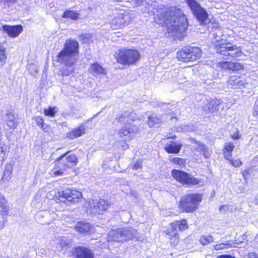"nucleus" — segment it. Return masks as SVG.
I'll return each mask as SVG.
<instances>
[{
  "label": "nucleus",
  "instance_id": "nucleus-1",
  "mask_svg": "<svg viewBox=\"0 0 258 258\" xmlns=\"http://www.w3.org/2000/svg\"><path fill=\"white\" fill-rule=\"evenodd\" d=\"M79 48L77 40L67 39L63 49L57 55L55 60L64 65L61 71L63 76H68L74 72L79 53Z\"/></svg>",
  "mask_w": 258,
  "mask_h": 258
},
{
  "label": "nucleus",
  "instance_id": "nucleus-2",
  "mask_svg": "<svg viewBox=\"0 0 258 258\" xmlns=\"http://www.w3.org/2000/svg\"><path fill=\"white\" fill-rule=\"evenodd\" d=\"M159 14L155 17V22L162 26L167 27L168 36H177V24L176 19L177 16L176 13V8L174 7L166 8L162 6L158 10Z\"/></svg>",
  "mask_w": 258,
  "mask_h": 258
},
{
  "label": "nucleus",
  "instance_id": "nucleus-3",
  "mask_svg": "<svg viewBox=\"0 0 258 258\" xmlns=\"http://www.w3.org/2000/svg\"><path fill=\"white\" fill-rule=\"evenodd\" d=\"M118 121L123 126L119 130L118 134L125 140H133L138 132V127L132 124L133 121L128 112H124L118 117Z\"/></svg>",
  "mask_w": 258,
  "mask_h": 258
},
{
  "label": "nucleus",
  "instance_id": "nucleus-4",
  "mask_svg": "<svg viewBox=\"0 0 258 258\" xmlns=\"http://www.w3.org/2000/svg\"><path fill=\"white\" fill-rule=\"evenodd\" d=\"M140 56L138 50L124 48L119 49L115 54L117 62L124 66L135 64L139 60Z\"/></svg>",
  "mask_w": 258,
  "mask_h": 258
},
{
  "label": "nucleus",
  "instance_id": "nucleus-5",
  "mask_svg": "<svg viewBox=\"0 0 258 258\" xmlns=\"http://www.w3.org/2000/svg\"><path fill=\"white\" fill-rule=\"evenodd\" d=\"M137 231L131 227L121 228L110 230L107 234V241L122 242L137 237Z\"/></svg>",
  "mask_w": 258,
  "mask_h": 258
},
{
  "label": "nucleus",
  "instance_id": "nucleus-6",
  "mask_svg": "<svg viewBox=\"0 0 258 258\" xmlns=\"http://www.w3.org/2000/svg\"><path fill=\"white\" fill-rule=\"evenodd\" d=\"M216 51L217 53L227 57L236 58L242 56L243 53L240 47L230 43H219L215 45ZM228 58H227L228 59Z\"/></svg>",
  "mask_w": 258,
  "mask_h": 258
},
{
  "label": "nucleus",
  "instance_id": "nucleus-7",
  "mask_svg": "<svg viewBox=\"0 0 258 258\" xmlns=\"http://www.w3.org/2000/svg\"><path fill=\"white\" fill-rule=\"evenodd\" d=\"M202 195L199 194H188L180 200V207L186 212L196 211L202 200Z\"/></svg>",
  "mask_w": 258,
  "mask_h": 258
},
{
  "label": "nucleus",
  "instance_id": "nucleus-8",
  "mask_svg": "<svg viewBox=\"0 0 258 258\" xmlns=\"http://www.w3.org/2000/svg\"><path fill=\"white\" fill-rule=\"evenodd\" d=\"M192 13L201 25H205V21L208 18L206 10L201 7L196 0H185Z\"/></svg>",
  "mask_w": 258,
  "mask_h": 258
},
{
  "label": "nucleus",
  "instance_id": "nucleus-9",
  "mask_svg": "<svg viewBox=\"0 0 258 258\" xmlns=\"http://www.w3.org/2000/svg\"><path fill=\"white\" fill-rule=\"evenodd\" d=\"M56 198L60 202H67L76 204L79 202L82 198V192L75 190L69 188L58 191Z\"/></svg>",
  "mask_w": 258,
  "mask_h": 258
},
{
  "label": "nucleus",
  "instance_id": "nucleus-10",
  "mask_svg": "<svg viewBox=\"0 0 258 258\" xmlns=\"http://www.w3.org/2000/svg\"><path fill=\"white\" fill-rule=\"evenodd\" d=\"M70 152L63 154L57 158L56 162H58L61 168H72L75 166L78 163L77 156L74 154H69Z\"/></svg>",
  "mask_w": 258,
  "mask_h": 258
},
{
  "label": "nucleus",
  "instance_id": "nucleus-11",
  "mask_svg": "<svg viewBox=\"0 0 258 258\" xmlns=\"http://www.w3.org/2000/svg\"><path fill=\"white\" fill-rule=\"evenodd\" d=\"M112 204L108 200L100 199L98 201H92L88 205V208L92 214H101L106 211Z\"/></svg>",
  "mask_w": 258,
  "mask_h": 258
},
{
  "label": "nucleus",
  "instance_id": "nucleus-12",
  "mask_svg": "<svg viewBox=\"0 0 258 258\" xmlns=\"http://www.w3.org/2000/svg\"><path fill=\"white\" fill-rule=\"evenodd\" d=\"M188 26L187 18L178 9V40H183L187 37Z\"/></svg>",
  "mask_w": 258,
  "mask_h": 258
},
{
  "label": "nucleus",
  "instance_id": "nucleus-13",
  "mask_svg": "<svg viewBox=\"0 0 258 258\" xmlns=\"http://www.w3.org/2000/svg\"><path fill=\"white\" fill-rule=\"evenodd\" d=\"M178 182L186 187L200 184L201 181L188 173L178 170Z\"/></svg>",
  "mask_w": 258,
  "mask_h": 258
},
{
  "label": "nucleus",
  "instance_id": "nucleus-14",
  "mask_svg": "<svg viewBox=\"0 0 258 258\" xmlns=\"http://www.w3.org/2000/svg\"><path fill=\"white\" fill-rule=\"evenodd\" d=\"M220 103L217 99H207L203 102L202 107L206 112L212 113L219 110Z\"/></svg>",
  "mask_w": 258,
  "mask_h": 258
},
{
  "label": "nucleus",
  "instance_id": "nucleus-15",
  "mask_svg": "<svg viewBox=\"0 0 258 258\" xmlns=\"http://www.w3.org/2000/svg\"><path fill=\"white\" fill-rule=\"evenodd\" d=\"M247 84L243 78L238 75L230 77L227 81L228 87L232 89L243 88Z\"/></svg>",
  "mask_w": 258,
  "mask_h": 258
},
{
  "label": "nucleus",
  "instance_id": "nucleus-16",
  "mask_svg": "<svg viewBox=\"0 0 258 258\" xmlns=\"http://www.w3.org/2000/svg\"><path fill=\"white\" fill-rule=\"evenodd\" d=\"M75 258H94L93 251L85 246H77L74 249Z\"/></svg>",
  "mask_w": 258,
  "mask_h": 258
},
{
  "label": "nucleus",
  "instance_id": "nucleus-17",
  "mask_svg": "<svg viewBox=\"0 0 258 258\" xmlns=\"http://www.w3.org/2000/svg\"><path fill=\"white\" fill-rule=\"evenodd\" d=\"M74 229L80 234H88L93 231L94 227L88 222L81 221L77 223Z\"/></svg>",
  "mask_w": 258,
  "mask_h": 258
},
{
  "label": "nucleus",
  "instance_id": "nucleus-18",
  "mask_svg": "<svg viewBox=\"0 0 258 258\" xmlns=\"http://www.w3.org/2000/svg\"><path fill=\"white\" fill-rule=\"evenodd\" d=\"M3 30L7 33L11 37H18L23 31V27L21 25L8 26L4 25L2 27Z\"/></svg>",
  "mask_w": 258,
  "mask_h": 258
},
{
  "label": "nucleus",
  "instance_id": "nucleus-19",
  "mask_svg": "<svg viewBox=\"0 0 258 258\" xmlns=\"http://www.w3.org/2000/svg\"><path fill=\"white\" fill-rule=\"evenodd\" d=\"M130 22V17L128 15L125 14L121 17H115L113 19L112 22V26H115V29L120 28L123 26V25Z\"/></svg>",
  "mask_w": 258,
  "mask_h": 258
},
{
  "label": "nucleus",
  "instance_id": "nucleus-20",
  "mask_svg": "<svg viewBox=\"0 0 258 258\" xmlns=\"http://www.w3.org/2000/svg\"><path fill=\"white\" fill-rule=\"evenodd\" d=\"M186 50L188 52L190 61L196 60L201 56L202 51L199 47L188 46V49Z\"/></svg>",
  "mask_w": 258,
  "mask_h": 258
},
{
  "label": "nucleus",
  "instance_id": "nucleus-21",
  "mask_svg": "<svg viewBox=\"0 0 258 258\" xmlns=\"http://www.w3.org/2000/svg\"><path fill=\"white\" fill-rule=\"evenodd\" d=\"M85 126L83 125H82L79 127L74 129L71 132L68 133L67 134V137L70 139H74L83 135L85 133Z\"/></svg>",
  "mask_w": 258,
  "mask_h": 258
},
{
  "label": "nucleus",
  "instance_id": "nucleus-22",
  "mask_svg": "<svg viewBox=\"0 0 258 258\" xmlns=\"http://www.w3.org/2000/svg\"><path fill=\"white\" fill-rule=\"evenodd\" d=\"M190 140L191 142H194L198 144L197 150L200 152H202L205 158L208 159L210 157V154L208 152V147L206 145L201 142L197 141L194 138H190Z\"/></svg>",
  "mask_w": 258,
  "mask_h": 258
},
{
  "label": "nucleus",
  "instance_id": "nucleus-23",
  "mask_svg": "<svg viewBox=\"0 0 258 258\" xmlns=\"http://www.w3.org/2000/svg\"><path fill=\"white\" fill-rule=\"evenodd\" d=\"M231 62L227 61H220L214 66V69L217 71H230Z\"/></svg>",
  "mask_w": 258,
  "mask_h": 258
},
{
  "label": "nucleus",
  "instance_id": "nucleus-24",
  "mask_svg": "<svg viewBox=\"0 0 258 258\" xmlns=\"http://www.w3.org/2000/svg\"><path fill=\"white\" fill-rule=\"evenodd\" d=\"M6 122L10 128L15 129L17 127L14 115L11 111H8L6 113Z\"/></svg>",
  "mask_w": 258,
  "mask_h": 258
},
{
  "label": "nucleus",
  "instance_id": "nucleus-25",
  "mask_svg": "<svg viewBox=\"0 0 258 258\" xmlns=\"http://www.w3.org/2000/svg\"><path fill=\"white\" fill-rule=\"evenodd\" d=\"M186 49H188V46H185L178 50V60L183 62L190 61L189 57L188 52Z\"/></svg>",
  "mask_w": 258,
  "mask_h": 258
},
{
  "label": "nucleus",
  "instance_id": "nucleus-26",
  "mask_svg": "<svg viewBox=\"0 0 258 258\" xmlns=\"http://www.w3.org/2000/svg\"><path fill=\"white\" fill-rule=\"evenodd\" d=\"M236 243L233 241H227L226 243H220L214 246V249L216 250H219L223 249H227L231 247H236Z\"/></svg>",
  "mask_w": 258,
  "mask_h": 258
},
{
  "label": "nucleus",
  "instance_id": "nucleus-27",
  "mask_svg": "<svg viewBox=\"0 0 258 258\" xmlns=\"http://www.w3.org/2000/svg\"><path fill=\"white\" fill-rule=\"evenodd\" d=\"M162 122V118L156 114H152L148 117V124L150 127H152L156 124H159Z\"/></svg>",
  "mask_w": 258,
  "mask_h": 258
},
{
  "label": "nucleus",
  "instance_id": "nucleus-28",
  "mask_svg": "<svg viewBox=\"0 0 258 258\" xmlns=\"http://www.w3.org/2000/svg\"><path fill=\"white\" fill-rule=\"evenodd\" d=\"M90 70L96 74H106L105 69L103 67L98 64V63H94L92 64L90 68Z\"/></svg>",
  "mask_w": 258,
  "mask_h": 258
},
{
  "label": "nucleus",
  "instance_id": "nucleus-29",
  "mask_svg": "<svg viewBox=\"0 0 258 258\" xmlns=\"http://www.w3.org/2000/svg\"><path fill=\"white\" fill-rule=\"evenodd\" d=\"M79 13L70 10H66L62 16L63 18H70L73 20H76L78 19Z\"/></svg>",
  "mask_w": 258,
  "mask_h": 258
},
{
  "label": "nucleus",
  "instance_id": "nucleus-30",
  "mask_svg": "<svg viewBox=\"0 0 258 258\" xmlns=\"http://www.w3.org/2000/svg\"><path fill=\"white\" fill-rule=\"evenodd\" d=\"M17 2V0H0V4L5 9L13 10L14 5Z\"/></svg>",
  "mask_w": 258,
  "mask_h": 258
},
{
  "label": "nucleus",
  "instance_id": "nucleus-31",
  "mask_svg": "<svg viewBox=\"0 0 258 258\" xmlns=\"http://www.w3.org/2000/svg\"><path fill=\"white\" fill-rule=\"evenodd\" d=\"M5 50L4 46L0 44V68H2L6 61L7 56L5 54Z\"/></svg>",
  "mask_w": 258,
  "mask_h": 258
},
{
  "label": "nucleus",
  "instance_id": "nucleus-32",
  "mask_svg": "<svg viewBox=\"0 0 258 258\" xmlns=\"http://www.w3.org/2000/svg\"><path fill=\"white\" fill-rule=\"evenodd\" d=\"M214 238L211 235L202 236L199 240L200 242L204 246L208 245L211 242H212Z\"/></svg>",
  "mask_w": 258,
  "mask_h": 258
},
{
  "label": "nucleus",
  "instance_id": "nucleus-33",
  "mask_svg": "<svg viewBox=\"0 0 258 258\" xmlns=\"http://www.w3.org/2000/svg\"><path fill=\"white\" fill-rule=\"evenodd\" d=\"M165 149L168 153H177V144L176 143L170 144L165 148Z\"/></svg>",
  "mask_w": 258,
  "mask_h": 258
},
{
  "label": "nucleus",
  "instance_id": "nucleus-34",
  "mask_svg": "<svg viewBox=\"0 0 258 258\" xmlns=\"http://www.w3.org/2000/svg\"><path fill=\"white\" fill-rule=\"evenodd\" d=\"M194 130H195V127L191 124H188L178 127V132H191Z\"/></svg>",
  "mask_w": 258,
  "mask_h": 258
},
{
  "label": "nucleus",
  "instance_id": "nucleus-35",
  "mask_svg": "<svg viewBox=\"0 0 258 258\" xmlns=\"http://www.w3.org/2000/svg\"><path fill=\"white\" fill-rule=\"evenodd\" d=\"M177 231L176 230V226L175 224L174 225H171V229L170 231L168 230V234L170 236V238L171 240L174 239L175 240L177 239L176 238V236L177 235ZM175 241L172 240L171 242L174 243Z\"/></svg>",
  "mask_w": 258,
  "mask_h": 258
},
{
  "label": "nucleus",
  "instance_id": "nucleus-36",
  "mask_svg": "<svg viewBox=\"0 0 258 258\" xmlns=\"http://www.w3.org/2000/svg\"><path fill=\"white\" fill-rule=\"evenodd\" d=\"M56 108V107H49L47 109H44V113L46 116L54 117L57 112Z\"/></svg>",
  "mask_w": 258,
  "mask_h": 258
},
{
  "label": "nucleus",
  "instance_id": "nucleus-37",
  "mask_svg": "<svg viewBox=\"0 0 258 258\" xmlns=\"http://www.w3.org/2000/svg\"><path fill=\"white\" fill-rule=\"evenodd\" d=\"M230 71L233 72L238 71L243 69V66L241 63L232 62Z\"/></svg>",
  "mask_w": 258,
  "mask_h": 258
},
{
  "label": "nucleus",
  "instance_id": "nucleus-38",
  "mask_svg": "<svg viewBox=\"0 0 258 258\" xmlns=\"http://www.w3.org/2000/svg\"><path fill=\"white\" fill-rule=\"evenodd\" d=\"M114 146H118L122 150H125L128 148V145L125 141H117L114 144Z\"/></svg>",
  "mask_w": 258,
  "mask_h": 258
},
{
  "label": "nucleus",
  "instance_id": "nucleus-39",
  "mask_svg": "<svg viewBox=\"0 0 258 258\" xmlns=\"http://www.w3.org/2000/svg\"><path fill=\"white\" fill-rule=\"evenodd\" d=\"M188 227L187 221L185 219L178 221V230H184Z\"/></svg>",
  "mask_w": 258,
  "mask_h": 258
},
{
  "label": "nucleus",
  "instance_id": "nucleus-40",
  "mask_svg": "<svg viewBox=\"0 0 258 258\" xmlns=\"http://www.w3.org/2000/svg\"><path fill=\"white\" fill-rule=\"evenodd\" d=\"M28 71L30 73V74L33 76H35L37 73H38V67L35 66V64H32L31 65L29 66V68H28Z\"/></svg>",
  "mask_w": 258,
  "mask_h": 258
},
{
  "label": "nucleus",
  "instance_id": "nucleus-41",
  "mask_svg": "<svg viewBox=\"0 0 258 258\" xmlns=\"http://www.w3.org/2000/svg\"><path fill=\"white\" fill-rule=\"evenodd\" d=\"M233 209V206L230 205H223L219 208V210L221 213H225L227 211L232 212Z\"/></svg>",
  "mask_w": 258,
  "mask_h": 258
},
{
  "label": "nucleus",
  "instance_id": "nucleus-42",
  "mask_svg": "<svg viewBox=\"0 0 258 258\" xmlns=\"http://www.w3.org/2000/svg\"><path fill=\"white\" fill-rule=\"evenodd\" d=\"M234 148L233 143L229 142L225 144L224 151L232 152Z\"/></svg>",
  "mask_w": 258,
  "mask_h": 258
},
{
  "label": "nucleus",
  "instance_id": "nucleus-43",
  "mask_svg": "<svg viewBox=\"0 0 258 258\" xmlns=\"http://www.w3.org/2000/svg\"><path fill=\"white\" fill-rule=\"evenodd\" d=\"M34 120H35L37 125L40 127H41L42 126L45 125L44 120L41 117L39 116H36L34 117Z\"/></svg>",
  "mask_w": 258,
  "mask_h": 258
},
{
  "label": "nucleus",
  "instance_id": "nucleus-44",
  "mask_svg": "<svg viewBox=\"0 0 258 258\" xmlns=\"http://www.w3.org/2000/svg\"><path fill=\"white\" fill-rule=\"evenodd\" d=\"M229 163L235 167H239L242 165V162L239 159H231L229 161Z\"/></svg>",
  "mask_w": 258,
  "mask_h": 258
},
{
  "label": "nucleus",
  "instance_id": "nucleus-45",
  "mask_svg": "<svg viewBox=\"0 0 258 258\" xmlns=\"http://www.w3.org/2000/svg\"><path fill=\"white\" fill-rule=\"evenodd\" d=\"M5 157V150L3 147H0V165H2L4 161Z\"/></svg>",
  "mask_w": 258,
  "mask_h": 258
},
{
  "label": "nucleus",
  "instance_id": "nucleus-46",
  "mask_svg": "<svg viewBox=\"0 0 258 258\" xmlns=\"http://www.w3.org/2000/svg\"><path fill=\"white\" fill-rule=\"evenodd\" d=\"M232 152H227L224 151L223 152V155H224V158L226 159V160H228L230 161L232 159Z\"/></svg>",
  "mask_w": 258,
  "mask_h": 258
},
{
  "label": "nucleus",
  "instance_id": "nucleus-47",
  "mask_svg": "<svg viewBox=\"0 0 258 258\" xmlns=\"http://www.w3.org/2000/svg\"><path fill=\"white\" fill-rule=\"evenodd\" d=\"M135 3L137 6L144 5L145 4H149L148 0H135Z\"/></svg>",
  "mask_w": 258,
  "mask_h": 258
},
{
  "label": "nucleus",
  "instance_id": "nucleus-48",
  "mask_svg": "<svg viewBox=\"0 0 258 258\" xmlns=\"http://www.w3.org/2000/svg\"><path fill=\"white\" fill-rule=\"evenodd\" d=\"M243 258H258V256L255 252H252L245 253Z\"/></svg>",
  "mask_w": 258,
  "mask_h": 258
},
{
  "label": "nucleus",
  "instance_id": "nucleus-49",
  "mask_svg": "<svg viewBox=\"0 0 258 258\" xmlns=\"http://www.w3.org/2000/svg\"><path fill=\"white\" fill-rule=\"evenodd\" d=\"M80 37L84 43H88L89 41L90 36L89 34H82Z\"/></svg>",
  "mask_w": 258,
  "mask_h": 258
},
{
  "label": "nucleus",
  "instance_id": "nucleus-50",
  "mask_svg": "<svg viewBox=\"0 0 258 258\" xmlns=\"http://www.w3.org/2000/svg\"><path fill=\"white\" fill-rule=\"evenodd\" d=\"M142 168V164L140 161H138L136 162L133 166V169L135 170H137L141 169Z\"/></svg>",
  "mask_w": 258,
  "mask_h": 258
},
{
  "label": "nucleus",
  "instance_id": "nucleus-51",
  "mask_svg": "<svg viewBox=\"0 0 258 258\" xmlns=\"http://www.w3.org/2000/svg\"><path fill=\"white\" fill-rule=\"evenodd\" d=\"M41 128L45 133H49L51 132V126L45 123L44 126H42Z\"/></svg>",
  "mask_w": 258,
  "mask_h": 258
},
{
  "label": "nucleus",
  "instance_id": "nucleus-52",
  "mask_svg": "<svg viewBox=\"0 0 258 258\" xmlns=\"http://www.w3.org/2000/svg\"><path fill=\"white\" fill-rule=\"evenodd\" d=\"M6 201L4 196L0 193V207H3L6 204Z\"/></svg>",
  "mask_w": 258,
  "mask_h": 258
},
{
  "label": "nucleus",
  "instance_id": "nucleus-53",
  "mask_svg": "<svg viewBox=\"0 0 258 258\" xmlns=\"http://www.w3.org/2000/svg\"><path fill=\"white\" fill-rule=\"evenodd\" d=\"M44 217V213L42 212H39L37 213L36 215V219L39 221L40 223H43V221L40 220V218H42Z\"/></svg>",
  "mask_w": 258,
  "mask_h": 258
},
{
  "label": "nucleus",
  "instance_id": "nucleus-54",
  "mask_svg": "<svg viewBox=\"0 0 258 258\" xmlns=\"http://www.w3.org/2000/svg\"><path fill=\"white\" fill-rule=\"evenodd\" d=\"M12 174V172L11 171H4V176L3 178H5V179L8 180L11 178V175Z\"/></svg>",
  "mask_w": 258,
  "mask_h": 258
},
{
  "label": "nucleus",
  "instance_id": "nucleus-55",
  "mask_svg": "<svg viewBox=\"0 0 258 258\" xmlns=\"http://www.w3.org/2000/svg\"><path fill=\"white\" fill-rule=\"evenodd\" d=\"M186 164L185 160L182 158H178V168L182 167Z\"/></svg>",
  "mask_w": 258,
  "mask_h": 258
},
{
  "label": "nucleus",
  "instance_id": "nucleus-56",
  "mask_svg": "<svg viewBox=\"0 0 258 258\" xmlns=\"http://www.w3.org/2000/svg\"><path fill=\"white\" fill-rule=\"evenodd\" d=\"M63 173V171L60 169L59 170H54L53 171V174L55 175V176H59L62 175Z\"/></svg>",
  "mask_w": 258,
  "mask_h": 258
},
{
  "label": "nucleus",
  "instance_id": "nucleus-57",
  "mask_svg": "<svg viewBox=\"0 0 258 258\" xmlns=\"http://www.w3.org/2000/svg\"><path fill=\"white\" fill-rule=\"evenodd\" d=\"M12 169H13V167H12V165L11 164H8L5 166V170L12 172Z\"/></svg>",
  "mask_w": 258,
  "mask_h": 258
},
{
  "label": "nucleus",
  "instance_id": "nucleus-58",
  "mask_svg": "<svg viewBox=\"0 0 258 258\" xmlns=\"http://www.w3.org/2000/svg\"><path fill=\"white\" fill-rule=\"evenodd\" d=\"M172 175L173 178L177 180V170L174 169L172 171Z\"/></svg>",
  "mask_w": 258,
  "mask_h": 258
},
{
  "label": "nucleus",
  "instance_id": "nucleus-59",
  "mask_svg": "<svg viewBox=\"0 0 258 258\" xmlns=\"http://www.w3.org/2000/svg\"><path fill=\"white\" fill-rule=\"evenodd\" d=\"M217 258H235L234 256H233L229 254H225V255H221L219 256Z\"/></svg>",
  "mask_w": 258,
  "mask_h": 258
},
{
  "label": "nucleus",
  "instance_id": "nucleus-60",
  "mask_svg": "<svg viewBox=\"0 0 258 258\" xmlns=\"http://www.w3.org/2000/svg\"><path fill=\"white\" fill-rule=\"evenodd\" d=\"M60 245L62 246V247H63L64 246H69L70 245V242L69 241H64L63 240H62V241L60 243Z\"/></svg>",
  "mask_w": 258,
  "mask_h": 258
},
{
  "label": "nucleus",
  "instance_id": "nucleus-61",
  "mask_svg": "<svg viewBox=\"0 0 258 258\" xmlns=\"http://www.w3.org/2000/svg\"><path fill=\"white\" fill-rule=\"evenodd\" d=\"M231 137L234 140H237L239 138V135L238 133H235L231 135Z\"/></svg>",
  "mask_w": 258,
  "mask_h": 258
},
{
  "label": "nucleus",
  "instance_id": "nucleus-62",
  "mask_svg": "<svg viewBox=\"0 0 258 258\" xmlns=\"http://www.w3.org/2000/svg\"><path fill=\"white\" fill-rule=\"evenodd\" d=\"M169 160L173 163L175 164H177V158L175 157H173L172 156H170L169 157Z\"/></svg>",
  "mask_w": 258,
  "mask_h": 258
},
{
  "label": "nucleus",
  "instance_id": "nucleus-63",
  "mask_svg": "<svg viewBox=\"0 0 258 258\" xmlns=\"http://www.w3.org/2000/svg\"><path fill=\"white\" fill-rule=\"evenodd\" d=\"M253 114L254 115H258V106L254 107Z\"/></svg>",
  "mask_w": 258,
  "mask_h": 258
},
{
  "label": "nucleus",
  "instance_id": "nucleus-64",
  "mask_svg": "<svg viewBox=\"0 0 258 258\" xmlns=\"http://www.w3.org/2000/svg\"><path fill=\"white\" fill-rule=\"evenodd\" d=\"M248 174V172L247 171V170H244L243 172H242V175H243V176L245 178L246 177V175Z\"/></svg>",
  "mask_w": 258,
  "mask_h": 258
}]
</instances>
